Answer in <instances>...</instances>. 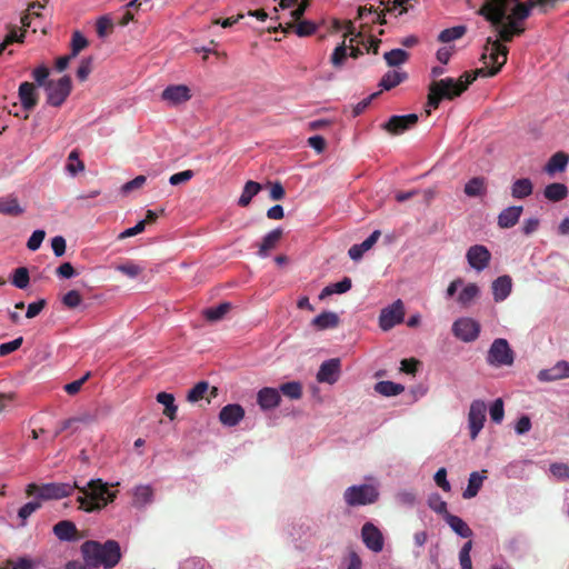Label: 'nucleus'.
I'll return each mask as SVG.
<instances>
[{"label":"nucleus","mask_w":569,"mask_h":569,"mask_svg":"<svg viewBox=\"0 0 569 569\" xmlns=\"http://www.w3.org/2000/svg\"><path fill=\"white\" fill-rule=\"evenodd\" d=\"M40 507L41 503L39 501H30L23 505L18 511V516L22 520V525H24L26 520Z\"/></svg>","instance_id":"6e6d98bb"},{"label":"nucleus","mask_w":569,"mask_h":569,"mask_svg":"<svg viewBox=\"0 0 569 569\" xmlns=\"http://www.w3.org/2000/svg\"><path fill=\"white\" fill-rule=\"evenodd\" d=\"M339 323V317L333 311H322L320 315L315 317L311 325L318 330H326L336 328Z\"/></svg>","instance_id":"c85d7f7f"},{"label":"nucleus","mask_w":569,"mask_h":569,"mask_svg":"<svg viewBox=\"0 0 569 569\" xmlns=\"http://www.w3.org/2000/svg\"><path fill=\"white\" fill-rule=\"evenodd\" d=\"M281 402V396L277 388L263 387L257 392V403L261 411H270Z\"/></svg>","instance_id":"f3484780"},{"label":"nucleus","mask_w":569,"mask_h":569,"mask_svg":"<svg viewBox=\"0 0 569 569\" xmlns=\"http://www.w3.org/2000/svg\"><path fill=\"white\" fill-rule=\"evenodd\" d=\"M71 90L72 81L69 76H63L58 80H49L44 84L47 103L56 108L61 107L70 96Z\"/></svg>","instance_id":"0eeeda50"},{"label":"nucleus","mask_w":569,"mask_h":569,"mask_svg":"<svg viewBox=\"0 0 569 569\" xmlns=\"http://www.w3.org/2000/svg\"><path fill=\"white\" fill-rule=\"evenodd\" d=\"M44 237H46V232L43 230L33 231L27 242L28 249L31 251L38 250L40 248Z\"/></svg>","instance_id":"e2e57ef3"},{"label":"nucleus","mask_w":569,"mask_h":569,"mask_svg":"<svg viewBox=\"0 0 569 569\" xmlns=\"http://www.w3.org/2000/svg\"><path fill=\"white\" fill-rule=\"evenodd\" d=\"M551 475L556 477L558 480H567L569 479V466L562 462H555L550 465L549 468Z\"/></svg>","instance_id":"5fc2aeb1"},{"label":"nucleus","mask_w":569,"mask_h":569,"mask_svg":"<svg viewBox=\"0 0 569 569\" xmlns=\"http://www.w3.org/2000/svg\"><path fill=\"white\" fill-rule=\"evenodd\" d=\"M153 490L150 486H137L133 490V505L137 507H143L151 502Z\"/></svg>","instance_id":"4c0bfd02"},{"label":"nucleus","mask_w":569,"mask_h":569,"mask_svg":"<svg viewBox=\"0 0 569 569\" xmlns=\"http://www.w3.org/2000/svg\"><path fill=\"white\" fill-rule=\"evenodd\" d=\"M111 487L102 479H91L84 486H80L76 489L80 492L77 498L79 509L84 512H96L103 509L110 502L117 498V491H112Z\"/></svg>","instance_id":"f03ea898"},{"label":"nucleus","mask_w":569,"mask_h":569,"mask_svg":"<svg viewBox=\"0 0 569 569\" xmlns=\"http://www.w3.org/2000/svg\"><path fill=\"white\" fill-rule=\"evenodd\" d=\"M30 281L29 271L26 267H19L13 271L11 282L19 289L28 287Z\"/></svg>","instance_id":"a18cd8bd"},{"label":"nucleus","mask_w":569,"mask_h":569,"mask_svg":"<svg viewBox=\"0 0 569 569\" xmlns=\"http://www.w3.org/2000/svg\"><path fill=\"white\" fill-rule=\"evenodd\" d=\"M22 342H23V338L18 337L12 341L1 343L0 345V357H6V356L12 353L13 351L18 350L21 347Z\"/></svg>","instance_id":"052dcab7"},{"label":"nucleus","mask_w":569,"mask_h":569,"mask_svg":"<svg viewBox=\"0 0 569 569\" xmlns=\"http://www.w3.org/2000/svg\"><path fill=\"white\" fill-rule=\"evenodd\" d=\"M92 61L93 59L91 57L81 60L80 66L77 69V77L80 81H84L89 77L92 70Z\"/></svg>","instance_id":"bf43d9fd"},{"label":"nucleus","mask_w":569,"mask_h":569,"mask_svg":"<svg viewBox=\"0 0 569 569\" xmlns=\"http://www.w3.org/2000/svg\"><path fill=\"white\" fill-rule=\"evenodd\" d=\"M379 498V490L369 483L353 485L343 492V500L349 507H360L375 503Z\"/></svg>","instance_id":"39448f33"},{"label":"nucleus","mask_w":569,"mask_h":569,"mask_svg":"<svg viewBox=\"0 0 569 569\" xmlns=\"http://www.w3.org/2000/svg\"><path fill=\"white\" fill-rule=\"evenodd\" d=\"M18 96L24 110L31 111L38 104L36 86L24 81L19 86Z\"/></svg>","instance_id":"6ab92c4d"},{"label":"nucleus","mask_w":569,"mask_h":569,"mask_svg":"<svg viewBox=\"0 0 569 569\" xmlns=\"http://www.w3.org/2000/svg\"><path fill=\"white\" fill-rule=\"evenodd\" d=\"M486 360L492 367H509L515 362V352L507 339L497 338L492 341Z\"/></svg>","instance_id":"423d86ee"},{"label":"nucleus","mask_w":569,"mask_h":569,"mask_svg":"<svg viewBox=\"0 0 569 569\" xmlns=\"http://www.w3.org/2000/svg\"><path fill=\"white\" fill-rule=\"evenodd\" d=\"M361 538L369 550L380 552L383 549L385 540L382 532L372 522H366L362 526Z\"/></svg>","instance_id":"4468645a"},{"label":"nucleus","mask_w":569,"mask_h":569,"mask_svg":"<svg viewBox=\"0 0 569 569\" xmlns=\"http://www.w3.org/2000/svg\"><path fill=\"white\" fill-rule=\"evenodd\" d=\"M523 211L522 206H510L503 209L497 218V223L501 229H509L516 226Z\"/></svg>","instance_id":"aec40b11"},{"label":"nucleus","mask_w":569,"mask_h":569,"mask_svg":"<svg viewBox=\"0 0 569 569\" xmlns=\"http://www.w3.org/2000/svg\"><path fill=\"white\" fill-rule=\"evenodd\" d=\"M112 21L108 17H101L97 21V33L100 38L106 37L112 29Z\"/></svg>","instance_id":"338daca9"},{"label":"nucleus","mask_w":569,"mask_h":569,"mask_svg":"<svg viewBox=\"0 0 569 569\" xmlns=\"http://www.w3.org/2000/svg\"><path fill=\"white\" fill-rule=\"evenodd\" d=\"M531 429V419L527 415H522L515 425V432L518 436L527 433Z\"/></svg>","instance_id":"0e129e2a"},{"label":"nucleus","mask_w":569,"mask_h":569,"mask_svg":"<svg viewBox=\"0 0 569 569\" xmlns=\"http://www.w3.org/2000/svg\"><path fill=\"white\" fill-rule=\"evenodd\" d=\"M32 76L38 86L43 87L49 81V69L46 66H40L32 71Z\"/></svg>","instance_id":"69168bd1"},{"label":"nucleus","mask_w":569,"mask_h":569,"mask_svg":"<svg viewBox=\"0 0 569 569\" xmlns=\"http://www.w3.org/2000/svg\"><path fill=\"white\" fill-rule=\"evenodd\" d=\"M117 269L130 278H136L142 272V268L133 262L120 264Z\"/></svg>","instance_id":"680f3d73"},{"label":"nucleus","mask_w":569,"mask_h":569,"mask_svg":"<svg viewBox=\"0 0 569 569\" xmlns=\"http://www.w3.org/2000/svg\"><path fill=\"white\" fill-rule=\"evenodd\" d=\"M466 258L469 266L480 272L488 267L491 253L487 247L482 244H473L467 250Z\"/></svg>","instance_id":"f8f14e48"},{"label":"nucleus","mask_w":569,"mask_h":569,"mask_svg":"<svg viewBox=\"0 0 569 569\" xmlns=\"http://www.w3.org/2000/svg\"><path fill=\"white\" fill-rule=\"evenodd\" d=\"M0 569H33V563L27 558H19L18 560H8L7 568Z\"/></svg>","instance_id":"774afa93"},{"label":"nucleus","mask_w":569,"mask_h":569,"mask_svg":"<svg viewBox=\"0 0 569 569\" xmlns=\"http://www.w3.org/2000/svg\"><path fill=\"white\" fill-rule=\"evenodd\" d=\"M452 335L462 342L470 343L478 339L481 326L470 317H461L453 321L451 327Z\"/></svg>","instance_id":"6e6552de"},{"label":"nucleus","mask_w":569,"mask_h":569,"mask_svg":"<svg viewBox=\"0 0 569 569\" xmlns=\"http://www.w3.org/2000/svg\"><path fill=\"white\" fill-rule=\"evenodd\" d=\"M208 389L209 383L207 381H199L187 393V400L191 403L197 402L203 397Z\"/></svg>","instance_id":"49530a36"},{"label":"nucleus","mask_w":569,"mask_h":569,"mask_svg":"<svg viewBox=\"0 0 569 569\" xmlns=\"http://www.w3.org/2000/svg\"><path fill=\"white\" fill-rule=\"evenodd\" d=\"M473 78H446L439 81H435L429 89L428 107L437 109L442 99H453L459 97L463 91L467 90Z\"/></svg>","instance_id":"7ed1b4c3"},{"label":"nucleus","mask_w":569,"mask_h":569,"mask_svg":"<svg viewBox=\"0 0 569 569\" xmlns=\"http://www.w3.org/2000/svg\"><path fill=\"white\" fill-rule=\"evenodd\" d=\"M287 24L289 28H295V32L298 37L311 36L317 30V24L310 20H302L297 26H293L292 20L290 19Z\"/></svg>","instance_id":"c03bdc74"},{"label":"nucleus","mask_w":569,"mask_h":569,"mask_svg":"<svg viewBox=\"0 0 569 569\" xmlns=\"http://www.w3.org/2000/svg\"><path fill=\"white\" fill-rule=\"evenodd\" d=\"M418 122V116L416 113H408L403 116H391L387 122L382 124V128L392 134H401L405 131L412 128Z\"/></svg>","instance_id":"ddd939ff"},{"label":"nucleus","mask_w":569,"mask_h":569,"mask_svg":"<svg viewBox=\"0 0 569 569\" xmlns=\"http://www.w3.org/2000/svg\"><path fill=\"white\" fill-rule=\"evenodd\" d=\"M67 169L70 173L76 174L79 171L84 169L83 162L79 159V153L77 150L70 152L68 157Z\"/></svg>","instance_id":"603ef678"},{"label":"nucleus","mask_w":569,"mask_h":569,"mask_svg":"<svg viewBox=\"0 0 569 569\" xmlns=\"http://www.w3.org/2000/svg\"><path fill=\"white\" fill-rule=\"evenodd\" d=\"M427 505L432 511L441 515L443 519L446 518V515H450L447 502L438 492H433L428 497Z\"/></svg>","instance_id":"ea45409f"},{"label":"nucleus","mask_w":569,"mask_h":569,"mask_svg":"<svg viewBox=\"0 0 569 569\" xmlns=\"http://www.w3.org/2000/svg\"><path fill=\"white\" fill-rule=\"evenodd\" d=\"M81 301L82 297L77 290L68 291L62 298V303L70 309L77 308Z\"/></svg>","instance_id":"4d7b16f0"},{"label":"nucleus","mask_w":569,"mask_h":569,"mask_svg":"<svg viewBox=\"0 0 569 569\" xmlns=\"http://www.w3.org/2000/svg\"><path fill=\"white\" fill-rule=\"evenodd\" d=\"M261 189H262L261 183L253 181V180L247 181L242 189V193L238 199V204L240 207L249 206V203L251 202L253 197H256L261 191Z\"/></svg>","instance_id":"2f4dec72"},{"label":"nucleus","mask_w":569,"mask_h":569,"mask_svg":"<svg viewBox=\"0 0 569 569\" xmlns=\"http://www.w3.org/2000/svg\"><path fill=\"white\" fill-rule=\"evenodd\" d=\"M283 230L281 228H276L269 231L263 238L259 247L258 256L260 258H267L269 251L276 247L278 241L280 240Z\"/></svg>","instance_id":"a878e982"},{"label":"nucleus","mask_w":569,"mask_h":569,"mask_svg":"<svg viewBox=\"0 0 569 569\" xmlns=\"http://www.w3.org/2000/svg\"><path fill=\"white\" fill-rule=\"evenodd\" d=\"M279 393L291 400H298L302 397V385L299 381H288L281 383L278 388Z\"/></svg>","instance_id":"e433bc0d"},{"label":"nucleus","mask_w":569,"mask_h":569,"mask_svg":"<svg viewBox=\"0 0 569 569\" xmlns=\"http://www.w3.org/2000/svg\"><path fill=\"white\" fill-rule=\"evenodd\" d=\"M472 549V541L469 540L463 543L459 551V562L461 569H472V561L470 557V551Z\"/></svg>","instance_id":"3c124183"},{"label":"nucleus","mask_w":569,"mask_h":569,"mask_svg":"<svg viewBox=\"0 0 569 569\" xmlns=\"http://www.w3.org/2000/svg\"><path fill=\"white\" fill-rule=\"evenodd\" d=\"M146 181H147V177L146 176H142V174L141 176H137L131 181L126 182L121 187L120 192H121L122 196L126 197V196L130 194L131 192L141 189L144 186Z\"/></svg>","instance_id":"8fccbe9b"},{"label":"nucleus","mask_w":569,"mask_h":569,"mask_svg":"<svg viewBox=\"0 0 569 569\" xmlns=\"http://www.w3.org/2000/svg\"><path fill=\"white\" fill-rule=\"evenodd\" d=\"M352 287V281L349 277H343L340 281L326 286L320 295L319 299L323 300L331 295H342L348 292Z\"/></svg>","instance_id":"cd10ccee"},{"label":"nucleus","mask_w":569,"mask_h":569,"mask_svg":"<svg viewBox=\"0 0 569 569\" xmlns=\"http://www.w3.org/2000/svg\"><path fill=\"white\" fill-rule=\"evenodd\" d=\"M487 406L482 400H473L469 408L468 426L470 438L475 440L483 428L486 421Z\"/></svg>","instance_id":"9d476101"},{"label":"nucleus","mask_w":569,"mask_h":569,"mask_svg":"<svg viewBox=\"0 0 569 569\" xmlns=\"http://www.w3.org/2000/svg\"><path fill=\"white\" fill-rule=\"evenodd\" d=\"M409 58V53L400 48L392 49L385 52L383 59L389 67H399L405 63Z\"/></svg>","instance_id":"58836bf2"},{"label":"nucleus","mask_w":569,"mask_h":569,"mask_svg":"<svg viewBox=\"0 0 569 569\" xmlns=\"http://www.w3.org/2000/svg\"><path fill=\"white\" fill-rule=\"evenodd\" d=\"M543 196L550 201H561L568 196V188L565 183L552 182L546 186Z\"/></svg>","instance_id":"473e14b6"},{"label":"nucleus","mask_w":569,"mask_h":569,"mask_svg":"<svg viewBox=\"0 0 569 569\" xmlns=\"http://www.w3.org/2000/svg\"><path fill=\"white\" fill-rule=\"evenodd\" d=\"M375 390L385 397H395L400 395L405 387L393 381L383 380L376 383Z\"/></svg>","instance_id":"f704fd0d"},{"label":"nucleus","mask_w":569,"mask_h":569,"mask_svg":"<svg viewBox=\"0 0 569 569\" xmlns=\"http://www.w3.org/2000/svg\"><path fill=\"white\" fill-rule=\"evenodd\" d=\"M533 184L529 178H520L513 181L511 186V197L513 199H526L532 194Z\"/></svg>","instance_id":"c756f323"},{"label":"nucleus","mask_w":569,"mask_h":569,"mask_svg":"<svg viewBox=\"0 0 569 569\" xmlns=\"http://www.w3.org/2000/svg\"><path fill=\"white\" fill-rule=\"evenodd\" d=\"M446 523L450 527V529L460 538H471L473 536V531L468 526V523L456 515H446V518L443 519Z\"/></svg>","instance_id":"4be33fe9"},{"label":"nucleus","mask_w":569,"mask_h":569,"mask_svg":"<svg viewBox=\"0 0 569 569\" xmlns=\"http://www.w3.org/2000/svg\"><path fill=\"white\" fill-rule=\"evenodd\" d=\"M491 290L495 302L505 301L511 293L512 279L508 274H502L496 278L491 283Z\"/></svg>","instance_id":"a211bd4d"},{"label":"nucleus","mask_w":569,"mask_h":569,"mask_svg":"<svg viewBox=\"0 0 569 569\" xmlns=\"http://www.w3.org/2000/svg\"><path fill=\"white\" fill-rule=\"evenodd\" d=\"M433 480L436 485L440 487L443 491L449 492L451 490V485L447 479L446 468H439L433 476Z\"/></svg>","instance_id":"13d9d810"},{"label":"nucleus","mask_w":569,"mask_h":569,"mask_svg":"<svg viewBox=\"0 0 569 569\" xmlns=\"http://www.w3.org/2000/svg\"><path fill=\"white\" fill-rule=\"evenodd\" d=\"M24 212L20 207L17 198L7 197L0 198V213L17 217Z\"/></svg>","instance_id":"c9c22d12"},{"label":"nucleus","mask_w":569,"mask_h":569,"mask_svg":"<svg viewBox=\"0 0 569 569\" xmlns=\"http://www.w3.org/2000/svg\"><path fill=\"white\" fill-rule=\"evenodd\" d=\"M480 296V288L477 283H467L457 297V302L461 308H469Z\"/></svg>","instance_id":"b1692460"},{"label":"nucleus","mask_w":569,"mask_h":569,"mask_svg":"<svg viewBox=\"0 0 569 569\" xmlns=\"http://www.w3.org/2000/svg\"><path fill=\"white\" fill-rule=\"evenodd\" d=\"M381 232L380 230H375L366 240L361 243H356L351 246L348 250V256L351 260L358 261L360 260L365 252L372 248V246L378 241Z\"/></svg>","instance_id":"412c9836"},{"label":"nucleus","mask_w":569,"mask_h":569,"mask_svg":"<svg viewBox=\"0 0 569 569\" xmlns=\"http://www.w3.org/2000/svg\"><path fill=\"white\" fill-rule=\"evenodd\" d=\"M568 163H569V154L563 151H558L549 158V160L545 167V170L548 174L552 176L556 172L565 171Z\"/></svg>","instance_id":"393cba45"},{"label":"nucleus","mask_w":569,"mask_h":569,"mask_svg":"<svg viewBox=\"0 0 569 569\" xmlns=\"http://www.w3.org/2000/svg\"><path fill=\"white\" fill-rule=\"evenodd\" d=\"M407 73L400 72L398 70H390L386 72L379 81V87L382 90H391L392 88L400 84L403 80H406Z\"/></svg>","instance_id":"7c9ffc66"},{"label":"nucleus","mask_w":569,"mask_h":569,"mask_svg":"<svg viewBox=\"0 0 569 569\" xmlns=\"http://www.w3.org/2000/svg\"><path fill=\"white\" fill-rule=\"evenodd\" d=\"M80 552L83 561L96 569H113L122 558L120 545L113 539L104 542L86 540L80 546Z\"/></svg>","instance_id":"f257e3e1"},{"label":"nucleus","mask_w":569,"mask_h":569,"mask_svg":"<svg viewBox=\"0 0 569 569\" xmlns=\"http://www.w3.org/2000/svg\"><path fill=\"white\" fill-rule=\"evenodd\" d=\"M487 479V470L473 471L469 475L467 488L462 492L465 499L475 498L482 487L483 480Z\"/></svg>","instance_id":"5701e85b"},{"label":"nucleus","mask_w":569,"mask_h":569,"mask_svg":"<svg viewBox=\"0 0 569 569\" xmlns=\"http://www.w3.org/2000/svg\"><path fill=\"white\" fill-rule=\"evenodd\" d=\"M157 401L164 406L163 413L170 418V420H173L177 411L174 396L172 393L159 392L157 395Z\"/></svg>","instance_id":"a19ab883"},{"label":"nucleus","mask_w":569,"mask_h":569,"mask_svg":"<svg viewBox=\"0 0 569 569\" xmlns=\"http://www.w3.org/2000/svg\"><path fill=\"white\" fill-rule=\"evenodd\" d=\"M347 57H348L347 47L345 46V43H342L333 50L330 61L335 67L339 68V67L343 66Z\"/></svg>","instance_id":"864d4df0"},{"label":"nucleus","mask_w":569,"mask_h":569,"mask_svg":"<svg viewBox=\"0 0 569 569\" xmlns=\"http://www.w3.org/2000/svg\"><path fill=\"white\" fill-rule=\"evenodd\" d=\"M341 371V361L339 358L325 360L317 372V380L321 383L333 385L338 381Z\"/></svg>","instance_id":"2eb2a0df"},{"label":"nucleus","mask_w":569,"mask_h":569,"mask_svg":"<svg viewBox=\"0 0 569 569\" xmlns=\"http://www.w3.org/2000/svg\"><path fill=\"white\" fill-rule=\"evenodd\" d=\"M465 32H466L465 26H456L452 28H447L439 33L438 40L440 42L448 43V42H451L453 40L461 38L465 34Z\"/></svg>","instance_id":"37998d69"},{"label":"nucleus","mask_w":569,"mask_h":569,"mask_svg":"<svg viewBox=\"0 0 569 569\" xmlns=\"http://www.w3.org/2000/svg\"><path fill=\"white\" fill-rule=\"evenodd\" d=\"M53 533L62 541H72L77 538V527L72 521L61 520L53 526Z\"/></svg>","instance_id":"bb28decb"},{"label":"nucleus","mask_w":569,"mask_h":569,"mask_svg":"<svg viewBox=\"0 0 569 569\" xmlns=\"http://www.w3.org/2000/svg\"><path fill=\"white\" fill-rule=\"evenodd\" d=\"M465 193L468 197H480L486 193V180L483 177H473L465 184Z\"/></svg>","instance_id":"72a5a7b5"},{"label":"nucleus","mask_w":569,"mask_h":569,"mask_svg":"<svg viewBox=\"0 0 569 569\" xmlns=\"http://www.w3.org/2000/svg\"><path fill=\"white\" fill-rule=\"evenodd\" d=\"M78 487V482L73 483L67 482H50L40 486L39 499L42 500H51V499H62L69 497L73 493Z\"/></svg>","instance_id":"9b49d317"},{"label":"nucleus","mask_w":569,"mask_h":569,"mask_svg":"<svg viewBox=\"0 0 569 569\" xmlns=\"http://www.w3.org/2000/svg\"><path fill=\"white\" fill-rule=\"evenodd\" d=\"M231 309L230 302H221L217 306L210 307L204 310V317L209 321L221 320L224 315Z\"/></svg>","instance_id":"79ce46f5"},{"label":"nucleus","mask_w":569,"mask_h":569,"mask_svg":"<svg viewBox=\"0 0 569 569\" xmlns=\"http://www.w3.org/2000/svg\"><path fill=\"white\" fill-rule=\"evenodd\" d=\"M489 415L492 422L499 425L505 417V408L502 399H496L489 407Z\"/></svg>","instance_id":"de8ad7c7"},{"label":"nucleus","mask_w":569,"mask_h":569,"mask_svg":"<svg viewBox=\"0 0 569 569\" xmlns=\"http://www.w3.org/2000/svg\"><path fill=\"white\" fill-rule=\"evenodd\" d=\"M405 318L403 302L398 299L391 305L381 309L379 315V327L383 331L392 329L395 326L401 323Z\"/></svg>","instance_id":"1a4fd4ad"},{"label":"nucleus","mask_w":569,"mask_h":569,"mask_svg":"<svg viewBox=\"0 0 569 569\" xmlns=\"http://www.w3.org/2000/svg\"><path fill=\"white\" fill-rule=\"evenodd\" d=\"M88 40L80 31H74L71 39V57H77L80 51L88 47Z\"/></svg>","instance_id":"09e8293b"},{"label":"nucleus","mask_w":569,"mask_h":569,"mask_svg":"<svg viewBox=\"0 0 569 569\" xmlns=\"http://www.w3.org/2000/svg\"><path fill=\"white\" fill-rule=\"evenodd\" d=\"M508 49L499 42L487 44L481 54L482 67L478 69L480 77H493L507 61Z\"/></svg>","instance_id":"20e7f679"},{"label":"nucleus","mask_w":569,"mask_h":569,"mask_svg":"<svg viewBox=\"0 0 569 569\" xmlns=\"http://www.w3.org/2000/svg\"><path fill=\"white\" fill-rule=\"evenodd\" d=\"M244 409L239 403H228L219 412V421L224 427H236L244 417Z\"/></svg>","instance_id":"dca6fc26"}]
</instances>
